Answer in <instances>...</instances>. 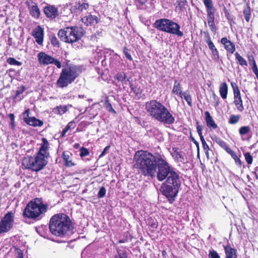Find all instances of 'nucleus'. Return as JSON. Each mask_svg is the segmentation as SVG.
<instances>
[{"instance_id": "nucleus-47", "label": "nucleus", "mask_w": 258, "mask_h": 258, "mask_svg": "<svg viewBox=\"0 0 258 258\" xmlns=\"http://www.w3.org/2000/svg\"><path fill=\"white\" fill-rule=\"evenodd\" d=\"M246 162L248 164H251L253 162V158L250 153L246 152L244 154Z\"/></svg>"}, {"instance_id": "nucleus-7", "label": "nucleus", "mask_w": 258, "mask_h": 258, "mask_svg": "<svg viewBox=\"0 0 258 258\" xmlns=\"http://www.w3.org/2000/svg\"><path fill=\"white\" fill-rule=\"evenodd\" d=\"M47 158L36 153L34 156H28L24 157L22 165L26 169L35 172H38L46 166L48 163Z\"/></svg>"}, {"instance_id": "nucleus-41", "label": "nucleus", "mask_w": 258, "mask_h": 258, "mask_svg": "<svg viewBox=\"0 0 258 258\" xmlns=\"http://www.w3.org/2000/svg\"><path fill=\"white\" fill-rule=\"evenodd\" d=\"M126 75L123 73H118L114 76V79L117 80L118 82H123L125 81Z\"/></svg>"}, {"instance_id": "nucleus-23", "label": "nucleus", "mask_w": 258, "mask_h": 258, "mask_svg": "<svg viewBox=\"0 0 258 258\" xmlns=\"http://www.w3.org/2000/svg\"><path fill=\"white\" fill-rule=\"evenodd\" d=\"M171 155L176 162H184V153L181 151L178 148L173 147Z\"/></svg>"}, {"instance_id": "nucleus-63", "label": "nucleus", "mask_w": 258, "mask_h": 258, "mask_svg": "<svg viewBox=\"0 0 258 258\" xmlns=\"http://www.w3.org/2000/svg\"><path fill=\"white\" fill-rule=\"evenodd\" d=\"M11 38H9V39H8V42H11Z\"/></svg>"}, {"instance_id": "nucleus-40", "label": "nucleus", "mask_w": 258, "mask_h": 258, "mask_svg": "<svg viewBox=\"0 0 258 258\" xmlns=\"http://www.w3.org/2000/svg\"><path fill=\"white\" fill-rule=\"evenodd\" d=\"M250 131V128L249 126H242L239 129V133L241 136L247 135Z\"/></svg>"}, {"instance_id": "nucleus-57", "label": "nucleus", "mask_w": 258, "mask_h": 258, "mask_svg": "<svg viewBox=\"0 0 258 258\" xmlns=\"http://www.w3.org/2000/svg\"><path fill=\"white\" fill-rule=\"evenodd\" d=\"M68 132V130L66 127H64L61 133L60 137L62 138L66 137V134Z\"/></svg>"}, {"instance_id": "nucleus-1", "label": "nucleus", "mask_w": 258, "mask_h": 258, "mask_svg": "<svg viewBox=\"0 0 258 258\" xmlns=\"http://www.w3.org/2000/svg\"><path fill=\"white\" fill-rule=\"evenodd\" d=\"M134 163V166L139 173L145 177H156L160 181L166 179L161 186L162 193L172 203L177 195L181 182L178 173L163 156L141 150L135 153Z\"/></svg>"}, {"instance_id": "nucleus-38", "label": "nucleus", "mask_w": 258, "mask_h": 258, "mask_svg": "<svg viewBox=\"0 0 258 258\" xmlns=\"http://www.w3.org/2000/svg\"><path fill=\"white\" fill-rule=\"evenodd\" d=\"M54 110H55L56 112L57 111V114L62 115L68 110V108L66 105L62 106L60 105L59 106H57L55 108H54Z\"/></svg>"}, {"instance_id": "nucleus-58", "label": "nucleus", "mask_w": 258, "mask_h": 258, "mask_svg": "<svg viewBox=\"0 0 258 258\" xmlns=\"http://www.w3.org/2000/svg\"><path fill=\"white\" fill-rule=\"evenodd\" d=\"M110 148V146H106L103 150V151L102 152L101 154L100 155L99 157H101L103 156H104L107 150H108Z\"/></svg>"}, {"instance_id": "nucleus-45", "label": "nucleus", "mask_w": 258, "mask_h": 258, "mask_svg": "<svg viewBox=\"0 0 258 258\" xmlns=\"http://www.w3.org/2000/svg\"><path fill=\"white\" fill-rule=\"evenodd\" d=\"M212 98L214 103V106L215 107H218L220 103V99L219 97L216 94V93L214 92H213L212 93Z\"/></svg>"}, {"instance_id": "nucleus-8", "label": "nucleus", "mask_w": 258, "mask_h": 258, "mask_svg": "<svg viewBox=\"0 0 258 258\" xmlns=\"http://www.w3.org/2000/svg\"><path fill=\"white\" fill-rule=\"evenodd\" d=\"M60 40L67 43H73L81 39L82 35L79 33L77 27H68L60 29L58 33Z\"/></svg>"}, {"instance_id": "nucleus-3", "label": "nucleus", "mask_w": 258, "mask_h": 258, "mask_svg": "<svg viewBox=\"0 0 258 258\" xmlns=\"http://www.w3.org/2000/svg\"><path fill=\"white\" fill-rule=\"evenodd\" d=\"M49 229L50 233L57 237H63L71 233L74 228L70 217L64 213H57L50 219Z\"/></svg>"}, {"instance_id": "nucleus-2", "label": "nucleus", "mask_w": 258, "mask_h": 258, "mask_svg": "<svg viewBox=\"0 0 258 258\" xmlns=\"http://www.w3.org/2000/svg\"><path fill=\"white\" fill-rule=\"evenodd\" d=\"M145 109L152 118L163 124H172L175 118L169 110L160 101L152 99L145 104Z\"/></svg>"}, {"instance_id": "nucleus-17", "label": "nucleus", "mask_w": 258, "mask_h": 258, "mask_svg": "<svg viewBox=\"0 0 258 258\" xmlns=\"http://www.w3.org/2000/svg\"><path fill=\"white\" fill-rule=\"evenodd\" d=\"M32 35L35 39L36 42L39 45L42 44L44 37L43 29L39 25L37 26L32 32Z\"/></svg>"}, {"instance_id": "nucleus-43", "label": "nucleus", "mask_w": 258, "mask_h": 258, "mask_svg": "<svg viewBox=\"0 0 258 258\" xmlns=\"http://www.w3.org/2000/svg\"><path fill=\"white\" fill-rule=\"evenodd\" d=\"M8 116L10 119V125L11 128L14 130L16 126L15 121V115L13 113H10L8 115Z\"/></svg>"}, {"instance_id": "nucleus-14", "label": "nucleus", "mask_w": 258, "mask_h": 258, "mask_svg": "<svg viewBox=\"0 0 258 258\" xmlns=\"http://www.w3.org/2000/svg\"><path fill=\"white\" fill-rule=\"evenodd\" d=\"M30 113V110L27 108L22 114L23 120L26 124L33 127H40L43 125V121L35 117H29Z\"/></svg>"}, {"instance_id": "nucleus-60", "label": "nucleus", "mask_w": 258, "mask_h": 258, "mask_svg": "<svg viewBox=\"0 0 258 258\" xmlns=\"http://www.w3.org/2000/svg\"><path fill=\"white\" fill-rule=\"evenodd\" d=\"M162 254L163 255V257H166V255L167 254V253H166V251L165 250H163L162 251Z\"/></svg>"}, {"instance_id": "nucleus-52", "label": "nucleus", "mask_w": 258, "mask_h": 258, "mask_svg": "<svg viewBox=\"0 0 258 258\" xmlns=\"http://www.w3.org/2000/svg\"><path fill=\"white\" fill-rule=\"evenodd\" d=\"M106 188H105L104 186H102L100 189H99V191L98 193V197L99 198H102L103 197H105V194H106Z\"/></svg>"}, {"instance_id": "nucleus-39", "label": "nucleus", "mask_w": 258, "mask_h": 258, "mask_svg": "<svg viewBox=\"0 0 258 258\" xmlns=\"http://www.w3.org/2000/svg\"><path fill=\"white\" fill-rule=\"evenodd\" d=\"M89 5L88 3H83L80 4V3L75 6V9L79 11H83L84 10H87L89 8Z\"/></svg>"}, {"instance_id": "nucleus-24", "label": "nucleus", "mask_w": 258, "mask_h": 258, "mask_svg": "<svg viewBox=\"0 0 258 258\" xmlns=\"http://www.w3.org/2000/svg\"><path fill=\"white\" fill-rule=\"evenodd\" d=\"M225 258H237V249L232 248L230 244L223 245Z\"/></svg>"}, {"instance_id": "nucleus-4", "label": "nucleus", "mask_w": 258, "mask_h": 258, "mask_svg": "<svg viewBox=\"0 0 258 258\" xmlns=\"http://www.w3.org/2000/svg\"><path fill=\"white\" fill-rule=\"evenodd\" d=\"M48 209V205L44 204L41 198H36L31 200L25 207L23 215L33 220H41Z\"/></svg>"}, {"instance_id": "nucleus-20", "label": "nucleus", "mask_w": 258, "mask_h": 258, "mask_svg": "<svg viewBox=\"0 0 258 258\" xmlns=\"http://www.w3.org/2000/svg\"><path fill=\"white\" fill-rule=\"evenodd\" d=\"M73 154L69 151H63L62 153V158L63 164L66 167H71L76 165V163L73 161Z\"/></svg>"}, {"instance_id": "nucleus-13", "label": "nucleus", "mask_w": 258, "mask_h": 258, "mask_svg": "<svg viewBox=\"0 0 258 258\" xmlns=\"http://www.w3.org/2000/svg\"><path fill=\"white\" fill-rule=\"evenodd\" d=\"M201 33L204 35V41L208 46L209 49L212 54L213 60L218 61L220 58L219 52L213 43L209 32L208 31H201Z\"/></svg>"}, {"instance_id": "nucleus-29", "label": "nucleus", "mask_w": 258, "mask_h": 258, "mask_svg": "<svg viewBox=\"0 0 258 258\" xmlns=\"http://www.w3.org/2000/svg\"><path fill=\"white\" fill-rule=\"evenodd\" d=\"M215 141L216 143L221 148H222L227 153H229L231 150H232L229 147L227 143L220 138H216Z\"/></svg>"}, {"instance_id": "nucleus-28", "label": "nucleus", "mask_w": 258, "mask_h": 258, "mask_svg": "<svg viewBox=\"0 0 258 258\" xmlns=\"http://www.w3.org/2000/svg\"><path fill=\"white\" fill-rule=\"evenodd\" d=\"M187 6L188 4L186 0H177L175 3L176 10L179 12L186 11Z\"/></svg>"}, {"instance_id": "nucleus-32", "label": "nucleus", "mask_w": 258, "mask_h": 258, "mask_svg": "<svg viewBox=\"0 0 258 258\" xmlns=\"http://www.w3.org/2000/svg\"><path fill=\"white\" fill-rule=\"evenodd\" d=\"M241 116L239 114H232L228 119V123L230 124H237L240 119Z\"/></svg>"}, {"instance_id": "nucleus-59", "label": "nucleus", "mask_w": 258, "mask_h": 258, "mask_svg": "<svg viewBox=\"0 0 258 258\" xmlns=\"http://www.w3.org/2000/svg\"><path fill=\"white\" fill-rule=\"evenodd\" d=\"M127 241V239H120L118 241V243H123Z\"/></svg>"}, {"instance_id": "nucleus-25", "label": "nucleus", "mask_w": 258, "mask_h": 258, "mask_svg": "<svg viewBox=\"0 0 258 258\" xmlns=\"http://www.w3.org/2000/svg\"><path fill=\"white\" fill-rule=\"evenodd\" d=\"M82 21L87 26L97 24L99 22V18L92 15H89L82 18Z\"/></svg>"}, {"instance_id": "nucleus-11", "label": "nucleus", "mask_w": 258, "mask_h": 258, "mask_svg": "<svg viewBox=\"0 0 258 258\" xmlns=\"http://www.w3.org/2000/svg\"><path fill=\"white\" fill-rule=\"evenodd\" d=\"M37 58L38 62L41 65L47 66L53 64L56 66L58 69H60L62 67L61 63L59 60L44 52H39L37 55Z\"/></svg>"}, {"instance_id": "nucleus-36", "label": "nucleus", "mask_w": 258, "mask_h": 258, "mask_svg": "<svg viewBox=\"0 0 258 258\" xmlns=\"http://www.w3.org/2000/svg\"><path fill=\"white\" fill-rule=\"evenodd\" d=\"M182 94L183 95H182V97H179L181 99L183 98L184 100L186 101L187 104L190 107H191L192 106V103L191 95L189 93H187L186 92H183Z\"/></svg>"}, {"instance_id": "nucleus-6", "label": "nucleus", "mask_w": 258, "mask_h": 258, "mask_svg": "<svg viewBox=\"0 0 258 258\" xmlns=\"http://www.w3.org/2000/svg\"><path fill=\"white\" fill-rule=\"evenodd\" d=\"M153 26L158 30L176 35L178 37H181L183 35V32L180 30L179 25L170 19L166 18L157 19Z\"/></svg>"}, {"instance_id": "nucleus-26", "label": "nucleus", "mask_w": 258, "mask_h": 258, "mask_svg": "<svg viewBox=\"0 0 258 258\" xmlns=\"http://www.w3.org/2000/svg\"><path fill=\"white\" fill-rule=\"evenodd\" d=\"M183 93L180 83L178 80H175L172 93L177 95L178 97H182Z\"/></svg>"}, {"instance_id": "nucleus-12", "label": "nucleus", "mask_w": 258, "mask_h": 258, "mask_svg": "<svg viewBox=\"0 0 258 258\" xmlns=\"http://www.w3.org/2000/svg\"><path fill=\"white\" fill-rule=\"evenodd\" d=\"M231 86L233 90L234 95L233 103L236 109L239 112H242L244 110L243 101L239 87L236 83L231 82Z\"/></svg>"}, {"instance_id": "nucleus-50", "label": "nucleus", "mask_w": 258, "mask_h": 258, "mask_svg": "<svg viewBox=\"0 0 258 258\" xmlns=\"http://www.w3.org/2000/svg\"><path fill=\"white\" fill-rule=\"evenodd\" d=\"M247 57L249 64L251 67L253 66V65L256 64V62L255 61L253 55H252V54H247Z\"/></svg>"}, {"instance_id": "nucleus-54", "label": "nucleus", "mask_w": 258, "mask_h": 258, "mask_svg": "<svg viewBox=\"0 0 258 258\" xmlns=\"http://www.w3.org/2000/svg\"><path fill=\"white\" fill-rule=\"evenodd\" d=\"M75 127V122L73 121H71L69 122L68 124L65 127H66L68 131L71 128H74Z\"/></svg>"}, {"instance_id": "nucleus-42", "label": "nucleus", "mask_w": 258, "mask_h": 258, "mask_svg": "<svg viewBox=\"0 0 258 258\" xmlns=\"http://www.w3.org/2000/svg\"><path fill=\"white\" fill-rule=\"evenodd\" d=\"M7 62L10 65H15L20 66L22 65V62L17 60L14 57H9L7 59Z\"/></svg>"}, {"instance_id": "nucleus-44", "label": "nucleus", "mask_w": 258, "mask_h": 258, "mask_svg": "<svg viewBox=\"0 0 258 258\" xmlns=\"http://www.w3.org/2000/svg\"><path fill=\"white\" fill-rule=\"evenodd\" d=\"M50 41L51 44L54 47H59V42L58 39L54 35L51 36L50 37Z\"/></svg>"}, {"instance_id": "nucleus-5", "label": "nucleus", "mask_w": 258, "mask_h": 258, "mask_svg": "<svg viewBox=\"0 0 258 258\" xmlns=\"http://www.w3.org/2000/svg\"><path fill=\"white\" fill-rule=\"evenodd\" d=\"M82 73L81 67L74 64L67 63L63 66L57 80L58 87L63 88L73 83Z\"/></svg>"}, {"instance_id": "nucleus-33", "label": "nucleus", "mask_w": 258, "mask_h": 258, "mask_svg": "<svg viewBox=\"0 0 258 258\" xmlns=\"http://www.w3.org/2000/svg\"><path fill=\"white\" fill-rule=\"evenodd\" d=\"M228 154H230L231 157L233 159L235 164L239 168H241L242 166V162L240 159L239 157H238L236 154V153L233 150H231Z\"/></svg>"}, {"instance_id": "nucleus-46", "label": "nucleus", "mask_w": 258, "mask_h": 258, "mask_svg": "<svg viewBox=\"0 0 258 258\" xmlns=\"http://www.w3.org/2000/svg\"><path fill=\"white\" fill-rule=\"evenodd\" d=\"M26 90V88L24 85H21L20 87L18 88L16 92V95L14 97V99H16L18 97V96L22 94Z\"/></svg>"}, {"instance_id": "nucleus-61", "label": "nucleus", "mask_w": 258, "mask_h": 258, "mask_svg": "<svg viewBox=\"0 0 258 258\" xmlns=\"http://www.w3.org/2000/svg\"><path fill=\"white\" fill-rule=\"evenodd\" d=\"M79 146H80V144L79 143H76L74 145V148H76V149L78 148Z\"/></svg>"}, {"instance_id": "nucleus-21", "label": "nucleus", "mask_w": 258, "mask_h": 258, "mask_svg": "<svg viewBox=\"0 0 258 258\" xmlns=\"http://www.w3.org/2000/svg\"><path fill=\"white\" fill-rule=\"evenodd\" d=\"M197 132L200 136V140L202 142V145L203 147V149L205 151V154L207 157L209 156V151L210 150V148L208 145L207 144L204 136H203L202 131H203V126L199 125V122L197 121Z\"/></svg>"}, {"instance_id": "nucleus-15", "label": "nucleus", "mask_w": 258, "mask_h": 258, "mask_svg": "<svg viewBox=\"0 0 258 258\" xmlns=\"http://www.w3.org/2000/svg\"><path fill=\"white\" fill-rule=\"evenodd\" d=\"M42 142L40 144V147L36 153L39 155L44 156L48 159L50 157L49 150L50 148V144L46 138H42Z\"/></svg>"}, {"instance_id": "nucleus-64", "label": "nucleus", "mask_w": 258, "mask_h": 258, "mask_svg": "<svg viewBox=\"0 0 258 258\" xmlns=\"http://www.w3.org/2000/svg\"><path fill=\"white\" fill-rule=\"evenodd\" d=\"M255 178H256V179H258V176H257V175H256V176H255Z\"/></svg>"}, {"instance_id": "nucleus-35", "label": "nucleus", "mask_w": 258, "mask_h": 258, "mask_svg": "<svg viewBox=\"0 0 258 258\" xmlns=\"http://www.w3.org/2000/svg\"><path fill=\"white\" fill-rule=\"evenodd\" d=\"M104 106L106 109L110 112L116 114V111L113 109L111 104L110 103L108 97L106 96L105 99Z\"/></svg>"}, {"instance_id": "nucleus-37", "label": "nucleus", "mask_w": 258, "mask_h": 258, "mask_svg": "<svg viewBox=\"0 0 258 258\" xmlns=\"http://www.w3.org/2000/svg\"><path fill=\"white\" fill-rule=\"evenodd\" d=\"M148 225L152 229V231H154L155 229H157L158 226V223L156 220H155L151 217L148 219Z\"/></svg>"}, {"instance_id": "nucleus-27", "label": "nucleus", "mask_w": 258, "mask_h": 258, "mask_svg": "<svg viewBox=\"0 0 258 258\" xmlns=\"http://www.w3.org/2000/svg\"><path fill=\"white\" fill-rule=\"evenodd\" d=\"M228 87L227 83L224 82L220 84L219 86V93L223 99H226L227 97Z\"/></svg>"}, {"instance_id": "nucleus-53", "label": "nucleus", "mask_w": 258, "mask_h": 258, "mask_svg": "<svg viewBox=\"0 0 258 258\" xmlns=\"http://www.w3.org/2000/svg\"><path fill=\"white\" fill-rule=\"evenodd\" d=\"M15 250L17 253L18 258H23V252L19 248L15 247Z\"/></svg>"}, {"instance_id": "nucleus-34", "label": "nucleus", "mask_w": 258, "mask_h": 258, "mask_svg": "<svg viewBox=\"0 0 258 258\" xmlns=\"http://www.w3.org/2000/svg\"><path fill=\"white\" fill-rule=\"evenodd\" d=\"M235 58L238 61L239 64L241 67H247L248 64L246 60L241 56L238 52H236L235 53Z\"/></svg>"}, {"instance_id": "nucleus-9", "label": "nucleus", "mask_w": 258, "mask_h": 258, "mask_svg": "<svg viewBox=\"0 0 258 258\" xmlns=\"http://www.w3.org/2000/svg\"><path fill=\"white\" fill-rule=\"evenodd\" d=\"M203 3L206 7L207 15V22L211 31L215 34L217 28L215 24V9L212 0H203Z\"/></svg>"}, {"instance_id": "nucleus-19", "label": "nucleus", "mask_w": 258, "mask_h": 258, "mask_svg": "<svg viewBox=\"0 0 258 258\" xmlns=\"http://www.w3.org/2000/svg\"><path fill=\"white\" fill-rule=\"evenodd\" d=\"M28 8L29 13L32 17L35 19H38L40 17V11L35 2L30 1L28 3Z\"/></svg>"}, {"instance_id": "nucleus-49", "label": "nucleus", "mask_w": 258, "mask_h": 258, "mask_svg": "<svg viewBox=\"0 0 258 258\" xmlns=\"http://www.w3.org/2000/svg\"><path fill=\"white\" fill-rule=\"evenodd\" d=\"M123 52L127 59L130 61L133 60V57L130 53V50L126 47H124Z\"/></svg>"}, {"instance_id": "nucleus-56", "label": "nucleus", "mask_w": 258, "mask_h": 258, "mask_svg": "<svg viewBox=\"0 0 258 258\" xmlns=\"http://www.w3.org/2000/svg\"><path fill=\"white\" fill-rule=\"evenodd\" d=\"M190 140L195 144V145L196 146V147H197V149H198V153L199 152V143L195 140V139L191 136V135H190Z\"/></svg>"}, {"instance_id": "nucleus-16", "label": "nucleus", "mask_w": 258, "mask_h": 258, "mask_svg": "<svg viewBox=\"0 0 258 258\" xmlns=\"http://www.w3.org/2000/svg\"><path fill=\"white\" fill-rule=\"evenodd\" d=\"M43 12L46 17L50 19H54L59 15L57 8L53 5H47L44 8Z\"/></svg>"}, {"instance_id": "nucleus-48", "label": "nucleus", "mask_w": 258, "mask_h": 258, "mask_svg": "<svg viewBox=\"0 0 258 258\" xmlns=\"http://www.w3.org/2000/svg\"><path fill=\"white\" fill-rule=\"evenodd\" d=\"M89 151L86 148L82 147L80 149V156L81 157H84L89 155Z\"/></svg>"}, {"instance_id": "nucleus-31", "label": "nucleus", "mask_w": 258, "mask_h": 258, "mask_svg": "<svg viewBox=\"0 0 258 258\" xmlns=\"http://www.w3.org/2000/svg\"><path fill=\"white\" fill-rule=\"evenodd\" d=\"M223 11L225 14V16L228 20V23L231 26L232 24H235V22L234 21V17L232 15L230 14L229 11L226 7H224Z\"/></svg>"}, {"instance_id": "nucleus-55", "label": "nucleus", "mask_w": 258, "mask_h": 258, "mask_svg": "<svg viewBox=\"0 0 258 258\" xmlns=\"http://www.w3.org/2000/svg\"><path fill=\"white\" fill-rule=\"evenodd\" d=\"M119 258H127V254L125 251L118 252Z\"/></svg>"}, {"instance_id": "nucleus-10", "label": "nucleus", "mask_w": 258, "mask_h": 258, "mask_svg": "<svg viewBox=\"0 0 258 258\" xmlns=\"http://www.w3.org/2000/svg\"><path fill=\"white\" fill-rule=\"evenodd\" d=\"M14 214L12 212L6 213L0 221V234L9 231L13 226Z\"/></svg>"}, {"instance_id": "nucleus-62", "label": "nucleus", "mask_w": 258, "mask_h": 258, "mask_svg": "<svg viewBox=\"0 0 258 258\" xmlns=\"http://www.w3.org/2000/svg\"><path fill=\"white\" fill-rule=\"evenodd\" d=\"M138 2L142 5H143L145 2H142L140 0H138Z\"/></svg>"}, {"instance_id": "nucleus-22", "label": "nucleus", "mask_w": 258, "mask_h": 258, "mask_svg": "<svg viewBox=\"0 0 258 258\" xmlns=\"http://www.w3.org/2000/svg\"><path fill=\"white\" fill-rule=\"evenodd\" d=\"M205 120L207 126L210 130H215L218 127L213 117L208 111L205 112Z\"/></svg>"}, {"instance_id": "nucleus-51", "label": "nucleus", "mask_w": 258, "mask_h": 258, "mask_svg": "<svg viewBox=\"0 0 258 258\" xmlns=\"http://www.w3.org/2000/svg\"><path fill=\"white\" fill-rule=\"evenodd\" d=\"M209 258H220V256L216 250L212 249L209 251Z\"/></svg>"}, {"instance_id": "nucleus-18", "label": "nucleus", "mask_w": 258, "mask_h": 258, "mask_svg": "<svg viewBox=\"0 0 258 258\" xmlns=\"http://www.w3.org/2000/svg\"><path fill=\"white\" fill-rule=\"evenodd\" d=\"M220 43L223 45L224 48L227 53L232 54L236 50L234 43L228 39L226 37H222L221 39Z\"/></svg>"}, {"instance_id": "nucleus-30", "label": "nucleus", "mask_w": 258, "mask_h": 258, "mask_svg": "<svg viewBox=\"0 0 258 258\" xmlns=\"http://www.w3.org/2000/svg\"><path fill=\"white\" fill-rule=\"evenodd\" d=\"M243 14L245 21L249 22L251 17V11L248 3L246 4V7L243 11Z\"/></svg>"}]
</instances>
